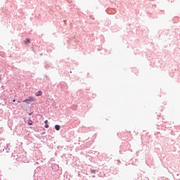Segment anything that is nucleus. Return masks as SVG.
I'll return each mask as SVG.
<instances>
[{
  "mask_svg": "<svg viewBox=\"0 0 180 180\" xmlns=\"http://www.w3.org/2000/svg\"><path fill=\"white\" fill-rule=\"evenodd\" d=\"M36 96H41L43 95V92L41 91H39L35 94Z\"/></svg>",
  "mask_w": 180,
  "mask_h": 180,
  "instance_id": "nucleus-1",
  "label": "nucleus"
},
{
  "mask_svg": "<svg viewBox=\"0 0 180 180\" xmlns=\"http://www.w3.org/2000/svg\"><path fill=\"white\" fill-rule=\"evenodd\" d=\"M27 101H28V102H34L35 99H34V98L31 96L27 98Z\"/></svg>",
  "mask_w": 180,
  "mask_h": 180,
  "instance_id": "nucleus-2",
  "label": "nucleus"
},
{
  "mask_svg": "<svg viewBox=\"0 0 180 180\" xmlns=\"http://www.w3.org/2000/svg\"><path fill=\"white\" fill-rule=\"evenodd\" d=\"M44 123H45V127H46V129H49V125L47 124V123H49V121H48V120H46V121L44 122Z\"/></svg>",
  "mask_w": 180,
  "mask_h": 180,
  "instance_id": "nucleus-3",
  "label": "nucleus"
},
{
  "mask_svg": "<svg viewBox=\"0 0 180 180\" xmlns=\"http://www.w3.org/2000/svg\"><path fill=\"white\" fill-rule=\"evenodd\" d=\"M28 124H29L30 126H32V124H33V121H32V120H28Z\"/></svg>",
  "mask_w": 180,
  "mask_h": 180,
  "instance_id": "nucleus-4",
  "label": "nucleus"
},
{
  "mask_svg": "<svg viewBox=\"0 0 180 180\" xmlns=\"http://www.w3.org/2000/svg\"><path fill=\"white\" fill-rule=\"evenodd\" d=\"M55 129H56V130H57V131L60 130V125H56V126H55Z\"/></svg>",
  "mask_w": 180,
  "mask_h": 180,
  "instance_id": "nucleus-5",
  "label": "nucleus"
},
{
  "mask_svg": "<svg viewBox=\"0 0 180 180\" xmlns=\"http://www.w3.org/2000/svg\"><path fill=\"white\" fill-rule=\"evenodd\" d=\"M25 43V44H27V43H30V39H27Z\"/></svg>",
  "mask_w": 180,
  "mask_h": 180,
  "instance_id": "nucleus-6",
  "label": "nucleus"
},
{
  "mask_svg": "<svg viewBox=\"0 0 180 180\" xmlns=\"http://www.w3.org/2000/svg\"><path fill=\"white\" fill-rule=\"evenodd\" d=\"M91 174H95V170H91Z\"/></svg>",
  "mask_w": 180,
  "mask_h": 180,
  "instance_id": "nucleus-7",
  "label": "nucleus"
},
{
  "mask_svg": "<svg viewBox=\"0 0 180 180\" xmlns=\"http://www.w3.org/2000/svg\"><path fill=\"white\" fill-rule=\"evenodd\" d=\"M23 102H29V101L26 99V100H24Z\"/></svg>",
  "mask_w": 180,
  "mask_h": 180,
  "instance_id": "nucleus-8",
  "label": "nucleus"
},
{
  "mask_svg": "<svg viewBox=\"0 0 180 180\" xmlns=\"http://www.w3.org/2000/svg\"><path fill=\"white\" fill-rule=\"evenodd\" d=\"M13 102H16V100H15V99H14V100H13Z\"/></svg>",
  "mask_w": 180,
  "mask_h": 180,
  "instance_id": "nucleus-9",
  "label": "nucleus"
},
{
  "mask_svg": "<svg viewBox=\"0 0 180 180\" xmlns=\"http://www.w3.org/2000/svg\"><path fill=\"white\" fill-rule=\"evenodd\" d=\"M29 115H30H30H32V112H30Z\"/></svg>",
  "mask_w": 180,
  "mask_h": 180,
  "instance_id": "nucleus-10",
  "label": "nucleus"
}]
</instances>
